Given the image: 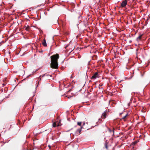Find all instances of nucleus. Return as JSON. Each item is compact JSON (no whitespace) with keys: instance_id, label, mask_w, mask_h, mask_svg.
<instances>
[{"instance_id":"nucleus-10","label":"nucleus","mask_w":150,"mask_h":150,"mask_svg":"<svg viewBox=\"0 0 150 150\" xmlns=\"http://www.w3.org/2000/svg\"><path fill=\"white\" fill-rule=\"evenodd\" d=\"M81 128H82V127H81V129H78L77 130V132H79V133H80V132H81Z\"/></svg>"},{"instance_id":"nucleus-6","label":"nucleus","mask_w":150,"mask_h":150,"mask_svg":"<svg viewBox=\"0 0 150 150\" xmlns=\"http://www.w3.org/2000/svg\"><path fill=\"white\" fill-rule=\"evenodd\" d=\"M143 35V34H141L138 37H137V40L138 42L139 40H140L142 38V36Z\"/></svg>"},{"instance_id":"nucleus-14","label":"nucleus","mask_w":150,"mask_h":150,"mask_svg":"<svg viewBox=\"0 0 150 150\" xmlns=\"http://www.w3.org/2000/svg\"><path fill=\"white\" fill-rule=\"evenodd\" d=\"M105 147L106 149L108 148V146L106 144L105 145Z\"/></svg>"},{"instance_id":"nucleus-7","label":"nucleus","mask_w":150,"mask_h":150,"mask_svg":"<svg viewBox=\"0 0 150 150\" xmlns=\"http://www.w3.org/2000/svg\"><path fill=\"white\" fill-rule=\"evenodd\" d=\"M106 117V113L105 112H104L103 113L102 115L101 116V118L102 119H105Z\"/></svg>"},{"instance_id":"nucleus-4","label":"nucleus","mask_w":150,"mask_h":150,"mask_svg":"<svg viewBox=\"0 0 150 150\" xmlns=\"http://www.w3.org/2000/svg\"><path fill=\"white\" fill-rule=\"evenodd\" d=\"M108 130L112 135H114V128H113L112 130L110 129H109Z\"/></svg>"},{"instance_id":"nucleus-11","label":"nucleus","mask_w":150,"mask_h":150,"mask_svg":"<svg viewBox=\"0 0 150 150\" xmlns=\"http://www.w3.org/2000/svg\"><path fill=\"white\" fill-rule=\"evenodd\" d=\"M82 122H77V125L79 126H81Z\"/></svg>"},{"instance_id":"nucleus-19","label":"nucleus","mask_w":150,"mask_h":150,"mask_svg":"<svg viewBox=\"0 0 150 150\" xmlns=\"http://www.w3.org/2000/svg\"><path fill=\"white\" fill-rule=\"evenodd\" d=\"M1 43H0V46L1 45Z\"/></svg>"},{"instance_id":"nucleus-18","label":"nucleus","mask_w":150,"mask_h":150,"mask_svg":"<svg viewBox=\"0 0 150 150\" xmlns=\"http://www.w3.org/2000/svg\"><path fill=\"white\" fill-rule=\"evenodd\" d=\"M122 114V113H120V115H121Z\"/></svg>"},{"instance_id":"nucleus-3","label":"nucleus","mask_w":150,"mask_h":150,"mask_svg":"<svg viewBox=\"0 0 150 150\" xmlns=\"http://www.w3.org/2000/svg\"><path fill=\"white\" fill-rule=\"evenodd\" d=\"M127 3V1L126 0H124L122 1L121 4V6L122 7H125Z\"/></svg>"},{"instance_id":"nucleus-16","label":"nucleus","mask_w":150,"mask_h":150,"mask_svg":"<svg viewBox=\"0 0 150 150\" xmlns=\"http://www.w3.org/2000/svg\"><path fill=\"white\" fill-rule=\"evenodd\" d=\"M85 123L84 122L83 123V125H85Z\"/></svg>"},{"instance_id":"nucleus-17","label":"nucleus","mask_w":150,"mask_h":150,"mask_svg":"<svg viewBox=\"0 0 150 150\" xmlns=\"http://www.w3.org/2000/svg\"><path fill=\"white\" fill-rule=\"evenodd\" d=\"M101 120V119H100H100H99V121H100V120Z\"/></svg>"},{"instance_id":"nucleus-9","label":"nucleus","mask_w":150,"mask_h":150,"mask_svg":"<svg viewBox=\"0 0 150 150\" xmlns=\"http://www.w3.org/2000/svg\"><path fill=\"white\" fill-rule=\"evenodd\" d=\"M53 125V127H55L57 126V124H56V123L55 122H54L53 124V125Z\"/></svg>"},{"instance_id":"nucleus-8","label":"nucleus","mask_w":150,"mask_h":150,"mask_svg":"<svg viewBox=\"0 0 150 150\" xmlns=\"http://www.w3.org/2000/svg\"><path fill=\"white\" fill-rule=\"evenodd\" d=\"M128 115V114H126L125 116H124L122 118V119H123V120H125V118Z\"/></svg>"},{"instance_id":"nucleus-2","label":"nucleus","mask_w":150,"mask_h":150,"mask_svg":"<svg viewBox=\"0 0 150 150\" xmlns=\"http://www.w3.org/2000/svg\"><path fill=\"white\" fill-rule=\"evenodd\" d=\"M99 75L98 72H95L93 75L91 77V79H96L97 78L99 77Z\"/></svg>"},{"instance_id":"nucleus-12","label":"nucleus","mask_w":150,"mask_h":150,"mask_svg":"<svg viewBox=\"0 0 150 150\" xmlns=\"http://www.w3.org/2000/svg\"><path fill=\"white\" fill-rule=\"evenodd\" d=\"M137 143V142H132V145H135Z\"/></svg>"},{"instance_id":"nucleus-5","label":"nucleus","mask_w":150,"mask_h":150,"mask_svg":"<svg viewBox=\"0 0 150 150\" xmlns=\"http://www.w3.org/2000/svg\"><path fill=\"white\" fill-rule=\"evenodd\" d=\"M42 44L44 47H46L47 46L46 40L45 39H44L43 40L42 42Z\"/></svg>"},{"instance_id":"nucleus-15","label":"nucleus","mask_w":150,"mask_h":150,"mask_svg":"<svg viewBox=\"0 0 150 150\" xmlns=\"http://www.w3.org/2000/svg\"><path fill=\"white\" fill-rule=\"evenodd\" d=\"M48 147H49V148H51V146H50V145H49V146H48Z\"/></svg>"},{"instance_id":"nucleus-13","label":"nucleus","mask_w":150,"mask_h":150,"mask_svg":"<svg viewBox=\"0 0 150 150\" xmlns=\"http://www.w3.org/2000/svg\"><path fill=\"white\" fill-rule=\"evenodd\" d=\"M29 29V27H27L25 28V30H28Z\"/></svg>"},{"instance_id":"nucleus-1","label":"nucleus","mask_w":150,"mask_h":150,"mask_svg":"<svg viewBox=\"0 0 150 150\" xmlns=\"http://www.w3.org/2000/svg\"><path fill=\"white\" fill-rule=\"evenodd\" d=\"M59 58V55L58 54L54 55L51 57V64L50 65L51 68L53 69H57L58 68L57 61Z\"/></svg>"}]
</instances>
